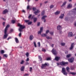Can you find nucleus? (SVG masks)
I'll return each instance as SVG.
<instances>
[{"mask_svg":"<svg viewBox=\"0 0 76 76\" xmlns=\"http://www.w3.org/2000/svg\"><path fill=\"white\" fill-rule=\"evenodd\" d=\"M46 37L47 38V39H52V38L51 37H49L48 36H47V35L46 36Z\"/></svg>","mask_w":76,"mask_h":76,"instance_id":"nucleus-25","label":"nucleus"},{"mask_svg":"<svg viewBox=\"0 0 76 76\" xmlns=\"http://www.w3.org/2000/svg\"><path fill=\"white\" fill-rule=\"evenodd\" d=\"M7 12H8V11L7 10L5 9L3 11L2 13L3 15H5V14H6V13H7Z\"/></svg>","mask_w":76,"mask_h":76,"instance_id":"nucleus-8","label":"nucleus"},{"mask_svg":"<svg viewBox=\"0 0 76 76\" xmlns=\"http://www.w3.org/2000/svg\"><path fill=\"white\" fill-rule=\"evenodd\" d=\"M71 56V54H69L68 55H66V58H69V57H70Z\"/></svg>","mask_w":76,"mask_h":76,"instance_id":"nucleus-27","label":"nucleus"},{"mask_svg":"<svg viewBox=\"0 0 76 76\" xmlns=\"http://www.w3.org/2000/svg\"><path fill=\"white\" fill-rule=\"evenodd\" d=\"M68 61L69 63H73L74 61V58L72 57L70 59H68Z\"/></svg>","mask_w":76,"mask_h":76,"instance_id":"nucleus-5","label":"nucleus"},{"mask_svg":"<svg viewBox=\"0 0 76 76\" xmlns=\"http://www.w3.org/2000/svg\"><path fill=\"white\" fill-rule=\"evenodd\" d=\"M52 53H53V54L56 56V54H57V52L56 51V50H54V49H53L52 50Z\"/></svg>","mask_w":76,"mask_h":76,"instance_id":"nucleus-6","label":"nucleus"},{"mask_svg":"<svg viewBox=\"0 0 76 76\" xmlns=\"http://www.w3.org/2000/svg\"><path fill=\"white\" fill-rule=\"evenodd\" d=\"M57 29L59 31H60V30L61 29V27L60 26H58L57 27Z\"/></svg>","mask_w":76,"mask_h":76,"instance_id":"nucleus-14","label":"nucleus"},{"mask_svg":"<svg viewBox=\"0 0 76 76\" xmlns=\"http://www.w3.org/2000/svg\"><path fill=\"white\" fill-rule=\"evenodd\" d=\"M31 16H32V15L31 14L29 15V16L28 17V18L29 19H31Z\"/></svg>","mask_w":76,"mask_h":76,"instance_id":"nucleus-43","label":"nucleus"},{"mask_svg":"<svg viewBox=\"0 0 76 76\" xmlns=\"http://www.w3.org/2000/svg\"><path fill=\"white\" fill-rule=\"evenodd\" d=\"M43 31V27H42L40 28V30L38 32V34H41V32H42Z\"/></svg>","mask_w":76,"mask_h":76,"instance_id":"nucleus-7","label":"nucleus"},{"mask_svg":"<svg viewBox=\"0 0 76 76\" xmlns=\"http://www.w3.org/2000/svg\"><path fill=\"white\" fill-rule=\"evenodd\" d=\"M0 52L1 54H3L4 53V51L3 50H1Z\"/></svg>","mask_w":76,"mask_h":76,"instance_id":"nucleus-34","label":"nucleus"},{"mask_svg":"<svg viewBox=\"0 0 76 76\" xmlns=\"http://www.w3.org/2000/svg\"><path fill=\"white\" fill-rule=\"evenodd\" d=\"M30 8V6L29 5H28L27 7V10L29 9Z\"/></svg>","mask_w":76,"mask_h":76,"instance_id":"nucleus-44","label":"nucleus"},{"mask_svg":"<svg viewBox=\"0 0 76 76\" xmlns=\"http://www.w3.org/2000/svg\"><path fill=\"white\" fill-rule=\"evenodd\" d=\"M49 30H47L46 31V34H48V32H49Z\"/></svg>","mask_w":76,"mask_h":76,"instance_id":"nucleus-54","label":"nucleus"},{"mask_svg":"<svg viewBox=\"0 0 76 76\" xmlns=\"http://www.w3.org/2000/svg\"><path fill=\"white\" fill-rule=\"evenodd\" d=\"M25 75L26 76V75H27V76H28L29 75L28 74H25Z\"/></svg>","mask_w":76,"mask_h":76,"instance_id":"nucleus-61","label":"nucleus"},{"mask_svg":"<svg viewBox=\"0 0 76 76\" xmlns=\"http://www.w3.org/2000/svg\"><path fill=\"white\" fill-rule=\"evenodd\" d=\"M29 60V58H27L26 59V61H28Z\"/></svg>","mask_w":76,"mask_h":76,"instance_id":"nucleus-57","label":"nucleus"},{"mask_svg":"<svg viewBox=\"0 0 76 76\" xmlns=\"http://www.w3.org/2000/svg\"><path fill=\"white\" fill-rule=\"evenodd\" d=\"M60 64L61 66H64L65 65V62H64V61H62L60 63Z\"/></svg>","mask_w":76,"mask_h":76,"instance_id":"nucleus-18","label":"nucleus"},{"mask_svg":"<svg viewBox=\"0 0 76 76\" xmlns=\"http://www.w3.org/2000/svg\"><path fill=\"white\" fill-rule=\"evenodd\" d=\"M67 3V1H65L64 2V3H63V4H62V5L61 6V7H63V6H64Z\"/></svg>","mask_w":76,"mask_h":76,"instance_id":"nucleus-15","label":"nucleus"},{"mask_svg":"<svg viewBox=\"0 0 76 76\" xmlns=\"http://www.w3.org/2000/svg\"><path fill=\"white\" fill-rule=\"evenodd\" d=\"M74 44V43H72L71 44V45L70 47L69 48V50H72L73 48V45Z\"/></svg>","mask_w":76,"mask_h":76,"instance_id":"nucleus-12","label":"nucleus"},{"mask_svg":"<svg viewBox=\"0 0 76 76\" xmlns=\"http://www.w3.org/2000/svg\"><path fill=\"white\" fill-rule=\"evenodd\" d=\"M70 74H71V75H76V72H70Z\"/></svg>","mask_w":76,"mask_h":76,"instance_id":"nucleus-29","label":"nucleus"},{"mask_svg":"<svg viewBox=\"0 0 76 76\" xmlns=\"http://www.w3.org/2000/svg\"><path fill=\"white\" fill-rule=\"evenodd\" d=\"M74 10H75L76 11V7L74 9Z\"/></svg>","mask_w":76,"mask_h":76,"instance_id":"nucleus-64","label":"nucleus"},{"mask_svg":"<svg viewBox=\"0 0 76 76\" xmlns=\"http://www.w3.org/2000/svg\"><path fill=\"white\" fill-rule=\"evenodd\" d=\"M46 60H51V58H47Z\"/></svg>","mask_w":76,"mask_h":76,"instance_id":"nucleus-41","label":"nucleus"},{"mask_svg":"<svg viewBox=\"0 0 76 76\" xmlns=\"http://www.w3.org/2000/svg\"><path fill=\"white\" fill-rule=\"evenodd\" d=\"M18 26H20V28L19 29V31L20 32H22V30L25 28V26H23L19 23L18 24Z\"/></svg>","mask_w":76,"mask_h":76,"instance_id":"nucleus-1","label":"nucleus"},{"mask_svg":"<svg viewBox=\"0 0 76 76\" xmlns=\"http://www.w3.org/2000/svg\"><path fill=\"white\" fill-rule=\"evenodd\" d=\"M4 57H7V55L5 54L3 56Z\"/></svg>","mask_w":76,"mask_h":76,"instance_id":"nucleus-52","label":"nucleus"},{"mask_svg":"<svg viewBox=\"0 0 76 76\" xmlns=\"http://www.w3.org/2000/svg\"><path fill=\"white\" fill-rule=\"evenodd\" d=\"M34 45L35 47L36 48L37 47V44H36V43L35 42H34Z\"/></svg>","mask_w":76,"mask_h":76,"instance_id":"nucleus-39","label":"nucleus"},{"mask_svg":"<svg viewBox=\"0 0 76 76\" xmlns=\"http://www.w3.org/2000/svg\"><path fill=\"white\" fill-rule=\"evenodd\" d=\"M73 36V33L72 32H70L68 34L69 37H72Z\"/></svg>","mask_w":76,"mask_h":76,"instance_id":"nucleus-10","label":"nucleus"},{"mask_svg":"<svg viewBox=\"0 0 76 76\" xmlns=\"http://www.w3.org/2000/svg\"><path fill=\"white\" fill-rule=\"evenodd\" d=\"M13 30L12 29H11L10 30V32H13Z\"/></svg>","mask_w":76,"mask_h":76,"instance_id":"nucleus-55","label":"nucleus"},{"mask_svg":"<svg viewBox=\"0 0 76 76\" xmlns=\"http://www.w3.org/2000/svg\"><path fill=\"white\" fill-rule=\"evenodd\" d=\"M39 25H40V23L39 22L37 23V26H39Z\"/></svg>","mask_w":76,"mask_h":76,"instance_id":"nucleus-56","label":"nucleus"},{"mask_svg":"<svg viewBox=\"0 0 76 76\" xmlns=\"http://www.w3.org/2000/svg\"><path fill=\"white\" fill-rule=\"evenodd\" d=\"M16 21H15V20H12L11 21V23H13V24H14V23H15V22Z\"/></svg>","mask_w":76,"mask_h":76,"instance_id":"nucleus-30","label":"nucleus"},{"mask_svg":"<svg viewBox=\"0 0 76 76\" xmlns=\"http://www.w3.org/2000/svg\"><path fill=\"white\" fill-rule=\"evenodd\" d=\"M10 39H12V37H9L7 39V40L9 41Z\"/></svg>","mask_w":76,"mask_h":76,"instance_id":"nucleus-48","label":"nucleus"},{"mask_svg":"<svg viewBox=\"0 0 76 76\" xmlns=\"http://www.w3.org/2000/svg\"><path fill=\"white\" fill-rule=\"evenodd\" d=\"M26 55L27 57L29 56V53L28 52H27L26 53Z\"/></svg>","mask_w":76,"mask_h":76,"instance_id":"nucleus-36","label":"nucleus"},{"mask_svg":"<svg viewBox=\"0 0 76 76\" xmlns=\"http://www.w3.org/2000/svg\"><path fill=\"white\" fill-rule=\"evenodd\" d=\"M51 46H52V47H54V44H53Z\"/></svg>","mask_w":76,"mask_h":76,"instance_id":"nucleus-62","label":"nucleus"},{"mask_svg":"<svg viewBox=\"0 0 76 76\" xmlns=\"http://www.w3.org/2000/svg\"><path fill=\"white\" fill-rule=\"evenodd\" d=\"M54 7V5H52L50 7V9H52Z\"/></svg>","mask_w":76,"mask_h":76,"instance_id":"nucleus-47","label":"nucleus"},{"mask_svg":"<svg viewBox=\"0 0 76 76\" xmlns=\"http://www.w3.org/2000/svg\"><path fill=\"white\" fill-rule=\"evenodd\" d=\"M64 16V14H62L59 17V18H60L61 19H63V18Z\"/></svg>","mask_w":76,"mask_h":76,"instance_id":"nucleus-22","label":"nucleus"},{"mask_svg":"<svg viewBox=\"0 0 76 76\" xmlns=\"http://www.w3.org/2000/svg\"><path fill=\"white\" fill-rule=\"evenodd\" d=\"M72 7V5L70 4H69L67 7V9H69V8H71Z\"/></svg>","mask_w":76,"mask_h":76,"instance_id":"nucleus-21","label":"nucleus"},{"mask_svg":"<svg viewBox=\"0 0 76 76\" xmlns=\"http://www.w3.org/2000/svg\"><path fill=\"white\" fill-rule=\"evenodd\" d=\"M26 23H28L29 22V20H25Z\"/></svg>","mask_w":76,"mask_h":76,"instance_id":"nucleus-46","label":"nucleus"},{"mask_svg":"<svg viewBox=\"0 0 76 76\" xmlns=\"http://www.w3.org/2000/svg\"><path fill=\"white\" fill-rule=\"evenodd\" d=\"M48 66V63H45V64H42V65L41 66V68L42 69H45V67H47Z\"/></svg>","mask_w":76,"mask_h":76,"instance_id":"nucleus-3","label":"nucleus"},{"mask_svg":"<svg viewBox=\"0 0 76 76\" xmlns=\"http://www.w3.org/2000/svg\"><path fill=\"white\" fill-rule=\"evenodd\" d=\"M39 59L40 60V61H42V58H41V56H39Z\"/></svg>","mask_w":76,"mask_h":76,"instance_id":"nucleus-28","label":"nucleus"},{"mask_svg":"<svg viewBox=\"0 0 76 76\" xmlns=\"http://www.w3.org/2000/svg\"><path fill=\"white\" fill-rule=\"evenodd\" d=\"M50 34L51 35H53V34H54V32L53 31H50Z\"/></svg>","mask_w":76,"mask_h":76,"instance_id":"nucleus-35","label":"nucleus"},{"mask_svg":"<svg viewBox=\"0 0 76 76\" xmlns=\"http://www.w3.org/2000/svg\"><path fill=\"white\" fill-rule=\"evenodd\" d=\"M22 12H23V13H25V10H23L22 11Z\"/></svg>","mask_w":76,"mask_h":76,"instance_id":"nucleus-58","label":"nucleus"},{"mask_svg":"<svg viewBox=\"0 0 76 76\" xmlns=\"http://www.w3.org/2000/svg\"><path fill=\"white\" fill-rule=\"evenodd\" d=\"M34 39V36L32 35H31L29 37V39L30 40H32Z\"/></svg>","mask_w":76,"mask_h":76,"instance_id":"nucleus-17","label":"nucleus"},{"mask_svg":"<svg viewBox=\"0 0 76 76\" xmlns=\"http://www.w3.org/2000/svg\"><path fill=\"white\" fill-rule=\"evenodd\" d=\"M60 58V57L56 56L55 57V60H56V61H58Z\"/></svg>","mask_w":76,"mask_h":76,"instance_id":"nucleus-16","label":"nucleus"},{"mask_svg":"<svg viewBox=\"0 0 76 76\" xmlns=\"http://www.w3.org/2000/svg\"><path fill=\"white\" fill-rule=\"evenodd\" d=\"M74 25H75V26H76V22H75Z\"/></svg>","mask_w":76,"mask_h":76,"instance_id":"nucleus-59","label":"nucleus"},{"mask_svg":"<svg viewBox=\"0 0 76 76\" xmlns=\"http://www.w3.org/2000/svg\"><path fill=\"white\" fill-rule=\"evenodd\" d=\"M62 73L64 74V75L67 76V72H66V69L64 68H62Z\"/></svg>","mask_w":76,"mask_h":76,"instance_id":"nucleus-2","label":"nucleus"},{"mask_svg":"<svg viewBox=\"0 0 76 76\" xmlns=\"http://www.w3.org/2000/svg\"><path fill=\"white\" fill-rule=\"evenodd\" d=\"M46 20H45V19L44 20V22H46Z\"/></svg>","mask_w":76,"mask_h":76,"instance_id":"nucleus-63","label":"nucleus"},{"mask_svg":"<svg viewBox=\"0 0 76 76\" xmlns=\"http://www.w3.org/2000/svg\"><path fill=\"white\" fill-rule=\"evenodd\" d=\"M65 44H66L64 43H61V45H62V46H64V45H65Z\"/></svg>","mask_w":76,"mask_h":76,"instance_id":"nucleus-37","label":"nucleus"},{"mask_svg":"<svg viewBox=\"0 0 76 76\" xmlns=\"http://www.w3.org/2000/svg\"><path fill=\"white\" fill-rule=\"evenodd\" d=\"M47 34H43L42 35V37H46Z\"/></svg>","mask_w":76,"mask_h":76,"instance_id":"nucleus-32","label":"nucleus"},{"mask_svg":"<svg viewBox=\"0 0 76 76\" xmlns=\"http://www.w3.org/2000/svg\"><path fill=\"white\" fill-rule=\"evenodd\" d=\"M32 22L31 21L30 22H28V25H31V24H32Z\"/></svg>","mask_w":76,"mask_h":76,"instance_id":"nucleus-42","label":"nucleus"},{"mask_svg":"<svg viewBox=\"0 0 76 76\" xmlns=\"http://www.w3.org/2000/svg\"><path fill=\"white\" fill-rule=\"evenodd\" d=\"M65 64H68V62H65Z\"/></svg>","mask_w":76,"mask_h":76,"instance_id":"nucleus-60","label":"nucleus"},{"mask_svg":"<svg viewBox=\"0 0 76 76\" xmlns=\"http://www.w3.org/2000/svg\"><path fill=\"white\" fill-rule=\"evenodd\" d=\"M15 42L16 43H19V40H18V38H15Z\"/></svg>","mask_w":76,"mask_h":76,"instance_id":"nucleus-23","label":"nucleus"},{"mask_svg":"<svg viewBox=\"0 0 76 76\" xmlns=\"http://www.w3.org/2000/svg\"><path fill=\"white\" fill-rule=\"evenodd\" d=\"M45 13V11H44V10L42 12V16H43V15H44Z\"/></svg>","mask_w":76,"mask_h":76,"instance_id":"nucleus-26","label":"nucleus"},{"mask_svg":"<svg viewBox=\"0 0 76 76\" xmlns=\"http://www.w3.org/2000/svg\"><path fill=\"white\" fill-rule=\"evenodd\" d=\"M3 26H5V22H3Z\"/></svg>","mask_w":76,"mask_h":76,"instance_id":"nucleus-53","label":"nucleus"},{"mask_svg":"<svg viewBox=\"0 0 76 76\" xmlns=\"http://www.w3.org/2000/svg\"><path fill=\"white\" fill-rule=\"evenodd\" d=\"M41 46V44H40V42H39L38 43V47H39Z\"/></svg>","mask_w":76,"mask_h":76,"instance_id":"nucleus-38","label":"nucleus"},{"mask_svg":"<svg viewBox=\"0 0 76 76\" xmlns=\"http://www.w3.org/2000/svg\"><path fill=\"white\" fill-rule=\"evenodd\" d=\"M25 69V66H23L20 68V70L22 72H23L24 71V70Z\"/></svg>","mask_w":76,"mask_h":76,"instance_id":"nucleus-11","label":"nucleus"},{"mask_svg":"<svg viewBox=\"0 0 76 76\" xmlns=\"http://www.w3.org/2000/svg\"><path fill=\"white\" fill-rule=\"evenodd\" d=\"M19 34L18 36L20 37H21V35H22V33H21V32Z\"/></svg>","mask_w":76,"mask_h":76,"instance_id":"nucleus-45","label":"nucleus"},{"mask_svg":"<svg viewBox=\"0 0 76 76\" xmlns=\"http://www.w3.org/2000/svg\"><path fill=\"white\" fill-rule=\"evenodd\" d=\"M60 11H57L55 13V15H58L59 14H60Z\"/></svg>","mask_w":76,"mask_h":76,"instance_id":"nucleus-19","label":"nucleus"},{"mask_svg":"<svg viewBox=\"0 0 76 76\" xmlns=\"http://www.w3.org/2000/svg\"><path fill=\"white\" fill-rule=\"evenodd\" d=\"M47 15H44L42 17V19H45V18H47Z\"/></svg>","mask_w":76,"mask_h":76,"instance_id":"nucleus-24","label":"nucleus"},{"mask_svg":"<svg viewBox=\"0 0 76 76\" xmlns=\"http://www.w3.org/2000/svg\"><path fill=\"white\" fill-rule=\"evenodd\" d=\"M33 20L34 22V23L36 22H37V18H33Z\"/></svg>","mask_w":76,"mask_h":76,"instance_id":"nucleus-20","label":"nucleus"},{"mask_svg":"<svg viewBox=\"0 0 76 76\" xmlns=\"http://www.w3.org/2000/svg\"><path fill=\"white\" fill-rule=\"evenodd\" d=\"M42 51H43L44 52H46V50L45 49L42 48Z\"/></svg>","mask_w":76,"mask_h":76,"instance_id":"nucleus-40","label":"nucleus"},{"mask_svg":"<svg viewBox=\"0 0 76 76\" xmlns=\"http://www.w3.org/2000/svg\"><path fill=\"white\" fill-rule=\"evenodd\" d=\"M71 70H74V69H75V67L72 66L71 67Z\"/></svg>","mask_w":76,"mask_h":76,"instance_id":"nucleus-49","label":"nucleus"},{"mask_svg":"<svg viewBox=\"0 0 76 76\" xmlns=\"http://www.w3.org/2000/svg\"><path fill=\"white\" fill-rule=\"evenodd\" d=\"M23 63H24V61L22 60L21 62L20 63V64H23Z\"/></svg>","mask_w":76,"mask_h":76,"instance_id":"nucleus-33","label":"nucleus"},{"mask_svg":"<svg viewBox=\"0 0 76 76\" xmlns=\"http://www.w3.org/2000/svg\"><path fill=\"white\" fill-rule=\"evenodd\" d=\"M7 31H4V37H3V39H6L7 37V36H8V34H7Z\"/></svg>","mask_w":76,"mask_h":76,"instance_id":"nucleus-4","label":"nucleus"},{"mask_svg":"<svg viewBox=\"0 0 76 76\" xmlns=\"http://www.w3.org/2000/svg\"><path fill=\"white\" fill-rule=\"evenodd\" d=\"M9 25H7L4 31L7 32V29H8V28H9Z\"/></svg>","mask_w":76,"mask_h":76,"instance_id":"nucleus-13","label":"nucleus"},{"mask_svg":"<svg viewBox=\"0 0 76 76\" xmlns=\"http://www.w3.org/2000/svg\"><path fill=\"white\" fill-rule=\"evenodd\" d=\"M66 69L68 72H69V67H66Z\"/></svg>","mask_w":76,"mask_h":76,"instance_id":"nucleus-31","label":"nucleus"},{"mask_svg":"<svg viewBox=\"0 0 76 76\" xmlns=\"http://www.w3.org/2000/svg\"><path fill=\"white\" fill-rule=\"evenodd\" d=\"M36 9H36V8H35V7L33 8V10L34 11H35V10H36Z\"/></svg>","mask_w":76,"mask_h":76,"instance_id":"nucleus-50","label":"nucleus"},{"mask_svg":"<svg viewBox=\"0 0 76 76\" xmlns=\"http://www.w3.org/2000/svg\"><path fill=\"white\" fill-rule=\"evenodd\" d=\"M32 67H30V72H32Z\"/></svg>","mask_w":76,"mask_h":76,"instance_id":"nucleus-51","label":"nucleus"},{"mask_svg":"<svg viewBox=\"0 0 76 76\" xmlns=\"http://www.w3.org/2000/svg\"><path fill=\"white\" fill-rule=\"evenodd\" d=\"M40 12V11H39V10H37V11H35L34 12V13L35 14V15H38V13H39Z\"/></svg>","mask_w":76,"mask_h":76,"instance_id":"nucleus-9","label":"nucleus"}]
</instances>
